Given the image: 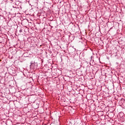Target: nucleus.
<instances>
[{
    "label": "nucleus",
    "instance_id": "f257e3e1",
    "mask_svg": "<svg viewBox=\"0 0 125 125\" xmlns=\"http://www.w3.org/2000/svg\"><path fill=\"white\" fill-rule=\"evenodd\" d=\"M20 33H22V30H20Z\"/></svg>",
    "mask_w": 125,
    "mask_h": 125
},
{
    "label": "nucleus",
    "instance_id": "f03ea898",
    "mask_svg": "<svg viewBox=\"0 0 125 125\" xmlns=\"http://www.w3.org/2000/svg\"><path fill=\"white\" fill-rule=\"evenodd\" d=\"M0 61H1V60H0Z\"/></svg>",
    "mask_w": 125,
    "mask_h": 125
}]
</instances>
